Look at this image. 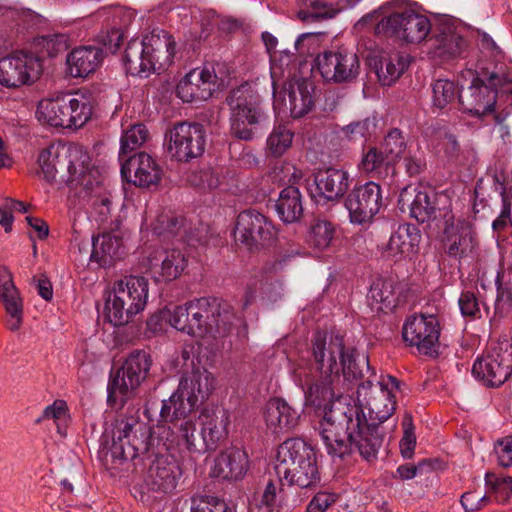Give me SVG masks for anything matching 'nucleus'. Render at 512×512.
I'll return each instance as SVG.
<instances>
[{
    "mask_svg": "<svg viewBox=\"0 0 512 512\" xmlns=\"http://www.w3.org/2000/svg\"><path fill=\"white\" fill-rule=\"evenodd\" d=\"M35 44L48 57H55L68 49L69 38L63 33H53L38 37L35 40Z\"/></svg>",
    "mask_w": 512,
    "mask_h": 512,
    "instance_id": "50",
    "label": "nucleus"
},
{
    "mask_svg": "<svg viewBox=\"0 0 512 512\" xmlns=\"http://www.w3.org/2000/svg\"><path fill=\"white\" fill-rule=\"evenodd\" d=\"M122 161V177L137 187L148 188L158 185L162 178L161 167L145 152L136 153Z\"/></svg>",
    "mask_w": 512,
    "mask_h": 512,
    "instance_id": "23",
    "label": "nucleus"
},
{
    "mask_svg": "<svg viewBox=\"0 0 512 512\" xmlns=\"http://www.w3.org/2000/svg\"><path fill=\"white\" fill-rule=\"evenodd\" d=\"M461 314L464 317L480 318L481 317V303L476 294L471 291H464L461 293L458 300Z\"/></svg>",
    "mask_w": 512,
    "mask_h": 512,
    "instance_id": "57",
    "label": "nucleus"
},
{
    "mask_svg": "<svg viewBox=\"0 0 512 512\" xmlns=\"http://www.w3.org/2000/svg\"><path fill=\"white\" fill-rule=\"evenodd\" d=\"M274 235L272 222L255 210L239 213L232 230L235 243L250 252L259 251L268 246Z\"/></svg>",
    "mask_w": 512,
    "mask_h": 512,
    "instance_id": "13",
    "label": "nucleus"
},
{
    "mask_svg": "<svg viewBox=\"0 0 512 512\" xmlns=\"http://www.w3.org/2000/svg\"><path fill=\"white\" fill-rule=\"evenodd\" d=\"M393 296V281L388 279H377L371 284L367 297L373 302L383 304L388 308L392 304Z\"/></svg>",
    "mask_w": 512,
    "mask_h": 512,
    "instance_id": "55",
    "label": "nucleus"
},
{
    "mask_svg": "<svg viewBox=\"0 0 512 512\" xmlns=\"http://www.w3.org/2000/svg\"><path fill=\"white\" fill-rule=\"evenodd\" d=\"M495 451L501 466L510 467L512 465V437H505L498 440Z\"/></svg>",
    "mask_w": 512,
    "mask_h": 512,
    "instance_id": "62",
    "label": "nucleus"
},
{
    "mask_svg": "<svg viewBox=\"0 0 512 512\" xmlns=\"http://www.w3.org/2000/svg\"><path fill=\"white\" fill-rule=\"evenodd\" d=\"M398 207L402 212L409 210L410 216L417 222H434L438 228L452 220L454 215L448 197L428 187L403 188L399 194Z\"/></svg>",
    "mask_w": 512,
    "mask_h": 512,
    "instance_id": "9",
    "label": "nucleus"
},
{
    "mask_svg": "<svg viewBox=\"0 0 512 512\" xmlns=\"http://www.w3.org/2000/svg\"><path fill=\"white\" fill-rule=\"evenodd\" d=\"M504 94L512 96V79L497 71V66H478L471 85L459 92V104L465 113L482 119L495 111Z\"/></svg>",
    "mask_w": 512,
    "mask_h": 512,
    "instance_id": "4",
    "label": "nucleus"
},
{
    "mask_svg": "<svg viewBox=\"0 0 512 512\" xmlns=\"http://www.w3.org/2000/svg\"><path fill=\"white\" fill-rule=\"evenodd\" d=\"M340 372H342L343 379L348 382L359 381L365 377L364 368L366 373L370 372V365L367 356L359 358L357 351L354 347L344 348L339 360Z\"/></svg>",
    "mask_w": 512,
    "mask_h": 512,
    "instance_id": "39",
    "label": "nucleus"
},
{
    "mask_svg": "<svg viewBox=\"0 0 512 512\" xmlns=\"http://www.w3.org/2000/svg\"><path fill=\"white\" fill-rule=\"evenodd\" d=\"M168 153L179 162H189L202 156L205 150V130L199 123L179 122L166 134Z\"/></svg>",
    "mask_w": 512,
    "mask_h": 512,
    "instance_id": "15",
    "label": "nucleus"
},
{
    "mask_svg": "<svg viewBox=\"0 0 512 512\" xmlns=\"http://www.w3.org/2000/svg\"><path fill=\"white\" fill-rule=\"evenodd\" d=\"M512 310V287L497 288V298L495 301V312L501 316H505Z\"/></svg>",
    "mask_w": 512,
    "mask_h": 512,
    "instance_id": "59",
    "label": "nucleus"
},
{
    "mask_svg": "<svg viewBox=\"0 0 512 512\" xmlns=\"http://www.w3.org/2000/svg\"><path fill=\"white\" fill-rule=\"evenodd\" d=\"M344 204L352 223H368L383 206L382 189L379 184L369 181L354 187L347 195Z\"/></svg>",
    "mask_w": 512,
    "mask_h": 512,
    "instance_id": "20",
    "label": "nucleus"
},
{
    "mask_svg": "<svg viewBox=\"0 0 512 512\" xmlns=\"http://www.w3.org/2000/svg\"><path fill=\"white\" fill-rule=\"evenodd\" d=\"M289 485H297L300 488H308L317 483L320 479L316 455L312 459H307L305 464L293 467L289 475H282Z\"/></svg>",
    "mask_w": 512,
    "mask_h": 512,
    "instance_id": "42",
    "label": "nucleus"
},
{
    "mask_svg": "<svg viewBox=\"0 0 512 512\" xmlns=\"http://www.w3.org/2000/svg\"><path fill=\"white\" fill-rule=\"evenodd\" d=\"M443 244L449 257L455 259L472 258L477 247L476 234L472 224L466 220L455 218L441 225Z\"/></svg>",
    "mask_w": 512,
    "mask_h": 512,
    "instance_id": "22",
    "label": "nucleus"
},
{
    "mask_svg": "<svg viewBox=\"0 0 512 512\" xmlns=\"http://www.w3.org/2000/svg\"><path fill=\"white\" fill-rule=\"evenodd\" d=\"M472 374L486 386L499 387L512 375V341H499L491 350L477 358Z\"/></svg>",
    "mask_w": 512,
    "mask_h": 512,
    "instance_id": "12",
    "label": "nucleus"
},
{
    "mask_svg": "<svg viewBox=\"0 0 512 512\" xmlns=\"http://www.w3.org/2000/svg\"><path fill=\"white\" fill-rule=\"evenodd\" d=\"M102 453L111 462L122 463L143 457V481L146 488L153 492H172L177 484L180 469L176 460L167 454H162L165 443L154 436L151 427L134 415L118 418L111 433L103 435Z\"/></svg>",
    "mask_w": 512,
    "mask_h": 512,
    "instance_id": "1",
    "label": "nucleus"
},
{
    "mask_svg": "<svg viewBox=\"0 0 512 512\" xmlns=\"http://www.w3.org/2000/svg\"><path fill=\"white\" fill-rule=\"evenodd\" d=\"M281 482L282 481H279V479L277 481L270 479L265 486L260 502L280 507L282 505L284 493Z\"/></svg>",
    "mask_w": 512,
    "mask_h": 512,
    "instance_id": "58",
    "label": "nucleus"
},
{
    "mask_svg": "<svg viewBox=\"0 0 512 512\" xmlns=\"http://www.w3.org/2000/svg\"><path fill=\"white\" fill-rule=\"evenodd\" d=\"M421 234L413 224H401L391 234L388 242V250L395 254H410L419 244Z\"/></svg>",
    "mask_w": 512,
    "mask_h": 512,
    "instance_id": "38",
    "label": "nucleus"
},
{
    "mask_svg": "<svg viewBox=\"0 0 512 512\" xmlns=\"http://www.w3.org/2000/svg\"><path fill=\"white\" fill-rule=\"evenodd\" d=\"M187 266V259L179 249L166 250L161 263V276L165 281L178 278Z\"/></svg>",
    "mask_w": 512,
    "mask_h": 512,
    "instance_id": "46",
    "label": "nucleus"
},
{
    "mask_svg": "<svg viewBox=\"0 0 512 512\" xmlns=\"http://www.w3.org/2000/svg\"><path fill=\"white\" fill-rule=\"evenodd\" d=\"M336 502L334 493L319 492L307 505V512H325L333 503Z\"/></svg>",
    "mask_w": 512,
    "mask_h": 512,
    "instance_id": "61",
    "label": "nucleus"
},
{
    "mask_svg": "<svg viewBox=\"0 0 512 512\" xmlns=\"http://www.w3.org/2000/svg\"><path fill=\"white\" fill-rule=\"evenodd\" d=\"M314 85L307 79L290 84L288 90L289 108L293 118H301L314 106Z\"/></svg>",
    "mask_w": 512,
    "mask_h": 512,
    "instance_id": "35",
    "label": "nucleus"
},
{
    "mask_svg": "<svg viewBox=\"0 0 512 512\" xmlns=\"http://www.w3.org/2000/svg\"><path fill=\"white\" fill-rule=\"evenodd\" d=\"M185 219L172 212H163L159 214L153 224V232L158 236L170 238L179 235L184 227Z\"/></svg>",
    "mask_w": 512,
    "mask_h": 512,
    "instance_id": "48",
    "label": "nucleus"
},
{
    "mask_svg": "<svg viewBox=\"0 0 512 512\" xmlns=\"http://www.w3.org/2000/svg\"><path fill=\"white\" fill-rule=\"evenodd\" d=\"M91 262H95L101 268L110 267L121 259L124 254L122 238L111 233H103L92 239Z\"/></svg>",
    "mask_w": 512,
    "mask_h": 512,
    "instance_id": "32",
    "label": "nucleus"
},
{
    "mask_svg": "<svg viewBox=\"0 0 512 512\" xmlns=\"http://www.w3.org/2000/svg\"><path fill=\"white\" fill-rule=\"evenodd\" d=\"M432 31L429 19L412 10L392 13L383 18L376 27L378 34L383 33L407 43H420Z\"/></svg>",
    "mask_w": 512,
    "mask_h": 512,
    "instance_id": "14",
    "label": "nucleus"
},
{
    "mask_svg": "<svg viewBox=\"0 0 512 512\" xmlns=\"http://www.w3.org/2000/svg\"><path fill=\"white\" fill-rule=\"evenodd\" d=\"M275 210L284 223H295L303 215L302 195L299 188L287 186L281 190L275 202Z\"/></svg>",
    "mask_w": 512,
    "mask_h": 512,
    "instance_id": "34",
    "label": "nucleus"
},
{
    "mask_svg": "<svg viewBox=\"0 0 512 512\" xmlns=\"http://www.w3.org/2000/svg\"><path fill=\"white\" fill-rule=\"evenodd\" d=\"M149 135L146 125L142 123L131 125L121 137L120 159L124 160L128 153L140 148L148 140Z\"/></svg>",
    "mask_w": 512,
    "mask_h": 512,
    "instance_id": "45",
    "label": "nucleus"
},
{
    "mask_svg": "<svg viewBox=\"0 0 512 512\" xmlns=\"http://www.w3.org/2000/svg\"><path fill=\"white\" fill-rule=\"evenodd\" d=\"M186 181L204 191H212L220 185V178L212 168L191 170L186 174Z\"/></svg>",
    "mask_w": 512,
    "mask_h": 512,
    "instance_id": "52",
    "label": "nucleus"
},
{
    "mask_svg": "<svg viewBox=\"0 0 512 512\" xmlns=\"http://www.w3.org/2000/svg\"><path fill=\"white\" fill-rule=\"evenodd\" d=\"M149 283L143 276H125L113 285V297L106 302V316L114 326L128 324L141 313L148 300Z\"/></svg>",
    "mask_w": 512,
    "mask_h": 512,
    "instance_id": "7",
    "label": "nucleus"
},
{
    "mask_svg": "<svg viewBox=\"0 0 512 512\" xmlns=\"http://www.w3.org/2000/svg\"><path fill=\"white\" fill-rule=\"evenodd\" d=\"M202 437L206 447L215 450L222 441V429L213 420L207 421L202 428Z\"/></svg>",
    "mask_w": 512,
    "mask_h": 512,
    "instance_id": "60",
    "label": "nucleus"
},
{
    "mask_svg": "<svg viewBox=\"0 0 512 512\" xmlns=\"http://www.w3.org/2000/svg\"><path fill=\"white\" fill-rule=\"evenodd\" d=\"M404 384L396 377L388 375L387 380L377 382L368 377L358 384L357 400L362 409L366 406L369 411L370 422L383 423L388 420L396 409L394 390L401 391Z\"/></svg>",
    "mask_w": 512,
    "mask_h": 512,
    "instance_id": "11",
    "label": "nucleus"
},
{
    "mask_svg": "<svg viewBox=\"0 0 512 512\" xmlns=\"http://www.w3.org/2000/svg\"><path fill=\"white\" fill-rule=\"evenodd\" d=\"M226 103L230 108V134L242 141L254 138V128L266 118L254 86L244 82L232 89Z\"/></svg>",
    "mask_w": 512,
    "mask_h": 512,
    "instance_id": "8",
    "label": "nucleus"
},
{
    "mask_svg": "<svg viewBox=\"0 0 512 512\" xmlns=\"http://www.w3.org/2000/svg\"><path fill=\"white\" fill-rule=\"evenodd\" d=\"M175 42L165 30L153 29L143 40L132 39L124 52L127 73L133 76L149 74L172 63Z\"/></svg>",
    "mask_w": 512,
    "mask_h": 512,
    "instance_id": "5",
    "label": "nucleus"
},
{
    "mask_svg": "<svg viewBox=\"0 0 512 512\" xmlns=\"http://www.w3.org/2000/svg\"><path fill=\"white\" fill-rule=\"evenodd\" d=\"M376 131V120L375 118H365L356 122H352L342 128L344 136L351 140H365Z\"/></svg>",
    "mask_w": 512,
    "mask_h": 512,
    "instance_id": "53",
    "label": "nucleus"
},
{
    "mask_svg": "<svg viewBox=\"0 0 512 512\" xmlns=\"http://www.w3.org/2000/svg\"><path fill=\"white\" fill-rule=\"evenodd\" d=\"M72 93L62 94L52 99H43L38 103L36 116L39 121L53 127L72 128Z\"/></svg>",
    "mask_w": 512,
    "mask_h": 512,
    "instance_id": "27",
    "label": "nucleus"
},
{
    "mask_svg": "<svg viewBox=\"0 0 512 512\" xmlns=\"http://www.w3.org/2000/svg\"><path fill=\"white\" fill-rule=\"evenodd\" d=\"M340 380L341 376L326 378L324 375L319 374V378L305 392L306 403L316 408H323V417H325L328 409L337 402H347L342 392L338 389Z\"/></svg>",
    "mask_w": 512,
    "mask_h": 512,
    "instance_id": "26",
    "label": "nucleus"
},
{
    "mask_svg": "<svg viewBox=\"0 0 512 512\" xmlns=\"http://www.w3.org/2000/svg\"><path fill=\"white\" fill-rule=\"evenodd\" d=\"M215 388V378L205 368L193 369L182 376L177 390L163 401L160 416L164 421L185 419Z\"/></svg>",
    "mask_w": 512,
    "mask_h": 512,
    "instance_id": "6",
    "label": "nucleus"
},
{
    "mask_svg": "<svg viewBox=\"0 0 512 512\" xmlns=\"http://www.w3.org/2000/svg\"><path fill=\"white\" fill-rule=\"evenodd\" d=\"M193 512H224V500L211 495L202 497Z\"/></svg>",
    "mask_w": 512,
    "mask_h": 512,
    "instance_id": "64",
    "label": "nucleus"
},
{
    "mask_svg": "<svg viewBox=\"0 0 512 512\" xmlns=\"http://www.w3.org/2000/svg\"><path fill=\"white\" fill-rule=\"evenodd\" d=\"M317 68L326 82L349 83L360 73V61L356 53L347 49L325 51L317 55Z\"/></svg>",
    "mask_w": 512,
    "mask_h": 512,
    "instance_id": "19",
    "label": "nucleus"
},
{
    "mask_svg": "<svg viewBox=\"0 0 512 512\" xmlns=\"http://www.w3.org/2000/svg\"><path fill=\"white\" fill-rule=\"evenodd\" d=\"M206 298L202 297L189 301L184 305L175 306L172 310L171 326L186 333L190 336L196 337L200 334V318L203 313H207Z\"/></svg>",
    "mask_w": 512,
    "mask_h": 512,
    "instance_id": "30",
    "label": "nucleus"
},
{
    "mask_svg": "<svg viewBox=\"0 0 512 512\" xmlns=\"http://www.w3.org/2000/svg\"><path fill=\"white\" fill-rule=\"evenodd\" d=\"M334 235V227L327 220L317 219L311 225L309 241L317 249L323 250L327 248Z\"/></svg>",
    "mask_w": 512,
    "mask_h": 512,
    "instance_id": "51",
    "label": "nucleus"
},
{
    "mask_svg": "<svg viewBox=\"0 0 512 512\" xmlns=\"http://www.w3.org/2000/svg\"><path fill=\"white\" fill-rule=\"evenodd\" d=\"M42 71L39 57L18 52L0 59V84L8 88L28 85L38 80Z\"/></svg>",
    "mask_w": 512,
    "mask_h": 512,
    "instance_id": "18",
    "label": "nucleus"
},
{
    "mask_svg": "<svg viewBox=\"0 0 512 512\" xmlns=\"http://www.w3.org/2000/svg\"><path fill=\"white\" fill-rule=\"evenodd\" d=\"M0 300L9 317L6 322L7 328L10 331L19 330L23 320V304L12 274L5 266H0Z\"/></svg>",
    "mask_w": 512,
    "mask_h": 512,
    "instance_id": "25",
    "label": "nucleus"
},
{
    "mask_svg": "<svg viewBox=\"0 0 512 512\" xmlns=\"http://www.w3.org/2000/svg\"><path fill=\"white\" fill-rule=\"evenodd\" d=\"M294 134L287 127L279 125L267 139V150L273 157L282 156L292 145Z\"/></svg>",
    "mask_w": 512,
    "mask_h": 512,
    "instance_id": "49",
    "label": "nucleus"
},
{
    "mask_svg": "<svg viewBox=\"0 0 512 512\" xmlns=\"http://www.w3.org/2000/svg\"><path fill=\"white\" fill-rule=\"evenodd\" d=\"M40 171L49 183H64L72 189L86 191L99 188L101 172L90 163L89 155L79 146L61 149L50 146L38 156Z\"/></svg>",
    "mask_w": 512,
    "mask_h": 512,
    "instance_id": "3",
    "label": "nucleus"
},
{
    "mask_svg": "<svg viewBox=\"0 0 512 512\" xmlns=\"http://www.w3.org/2000/svg\"><path fill=\"white\" fill-rule=\"evenodd\" d=\"M456 84L448 79H437L432 84V102L439 109L453 103L459 97Z\"/></svg>",
    "mask_w": 512,
    "mask_h": 512,
    "instance_id": "47",
    "label": "nucleus"
},
{
    "mask_svg": "<svg viewBox=\"0 0 512 512\" xmlns=\"http://www.w3.org/2000/svg\"><path fill=\"white\" fill-rule=\"evenodd\" d=\"M101 48L84 46L73 49L66 58L67 71L72 77H86L103 61Z\"/></svg>",
    "mask_w": 512,
    "mask_h": 512,
    "instance_id": "31",
    "label": "nucleus"
},
{
    "mask_svg": "<svg viewBox=\"0 0 512 512\" xmlns=\"http://www.w3.org/2000/svg\"><path fill=\"white\" fill-rule=\"evenodd\" d=\"M432 47L437 56L442 58H454L460 56L466 48L465 39L452 26L443 25L433 29Z\"/></svg>",
    "mask_w": 512,
    "mask_h": 512,
    "instance_id": "33",
    "label": "nucleus"
},
{
    "mask_svg": "<svg viewBox=\"0 0 512 512\" xmlns=\"http://www.w3.org/2000/svg\"><path fill=\"white\" fill-rule=\"evenodd\" d=\"M384 151L376 147H370L363 155L360 167L371 177L380 179H392L395 175V164Z\"/></svg>",
    "mask_w": 512,
    "mask_h": 512,
    "instance_id": "36",
    "label": "nucleus"
},
{
    "mask_svg": "<svg viewBox=\"0 0 512 512\" xmlns=\"http://www.w3.org/2000/svg\"><path fill=\"white\" fill-rule=\"evenodd\" d=\"M327 453L344 459L354 451L367 462L377 459L386 438L380 423L370 422L357 404L339 401L316 427Z\"/></svg>",
    "mask_w": 512,
    "mask_h": 512,
    "instance_id": "2",
    "label": "nucleus"
},
{
    "mask_svg": "<svg viewBox=\"0 0 512 512\" xmlns=\"http://www.w3.org/2000/svg\"><path fill=\"white\" fill-rule=\"evenodd\" d=\"M402 337L409 346L416 347L420 354L433 356L438 353L439 321L434 315H412L403 325Z\"/></svg>",
    "mask_w": 512,
    "mask_h": 512,
    "instance_id": "17",
    "label": "nucleus"
},
{
    "mask_svg": "<svg viewBox=\"0 0 512 512\" xmlns=\"http://www.w3.org/2000/svg\"><path fill=\"white\" fill-rule=\"evenodd\" d=\"M71 127L78 129L83 127L93 114V97L89 93L77 91L72 93Z\"/></svg>",
    "mask_w": 512,
    "mask_h": 512,
    "instance_id": "43",
    "label": "nucleus"
},
{
    "mask_svg": "<svg viewBox=\"0 0 512 512\" xmlns=\"http://www.w3.org/2000/svg\"><path fill=\"white\" fill-rule=\"evenodd\" d=\"M226 469V481L238 482L244 479L249 469V459L244 449L231 447L226 450Z\"/></svg>",
    "mask_w": 512,
    "mask_h": 512,
    "instance_id": "44",
    "label": "nucleus"
},
{
    "mask_svg": "<svg viewBox=\"0 0 512 512\" xmlns=\"http://www.w3.org/2000/svg\"><path fill=\"white\" fill-rule=\"evenodd\" d=\"M408 66L407 56L396 53L383 58L380 61V67L376 69V73L382 85L390 86L402 75Z\"/></svg>",
    "mask_w": 512,
    "mask_h": 512,
    "instance_id": "40",
    "label": "nucleus"
},
{
    "mask_svg": "<svg viewBox=\"0 0 512 512\" xmlns=\"http://www.w3.org/2000/svg\"><path fill=\"white\" fill-rule=\"evenodd\" d=\"M345 341L340 334H331L329 337L326 332L316 331L313 334L310 344L311 365L324 377L340 376V360L344 353Z\"/></svg>",
    "mask_w": 512,
    "mask_h": 512,
    "instance_id": "16",
    "label": "nucleus"
},
{
    "mask_svg": "<svg viewBox=\"0 0 512 512\" xmlns=\"http://www.w3.org/2000/svg\"><path fill=\"white\" fill-rule=\"evenodd\" d=\"M219 80L214 65L206 62L202 69H193L180 80L177 96L187 103L206 101L219 88Z\"/></svg>",
    "mask_w": 512,
    "mask_h": 512,
    "instance_id": "21",
    "label": "nucleus"
},
{
    "mask_svg": "<svg viewBox=\"0 0 512 512\" xmlns=\"http://www.w3.org/2000/svg\"><path fill=\"white\" fill-rule=\"evenodd\" d=\"M264 418L273 434L288 433L298 425L300 415L281 398L270 399L265 407Z\"/></svg>",
    "mask_w": 512,
    "mask_h": 512,
    "instance_id": "28",
    "label": "nucleus"
},
{
    "mask_svg": "<svg viewBox=\"0 0 512 512\" xmlns=\"http://www.w3.org/2000/svg\"><path fill=\"white\" fill-rule=\"evenodd\" d=\"M402 425L404 428V435L400 440V451L403 458L410 459L413 456L414 449L416 446L413 419L410 414H406L404 416Z\"/></svg>",
    "mask_w": 512,
    "mask_h": 512,
    "instance_id": "56",
    "label": "nucleus"
},
{
    "mask_svg": "<svg viewBox=\"0 0 512 512\" xmlns=\"http://www.w3.org/2000/svg\"><path fill=\"white\" fill-rule=\"evenodd\" d=\"M152 365L148 352L141 349L129 353L122 366L111 376L108 383L107 402L111 407H123L127 399L147 378Z\"/></svg>",
    "mask_w": 512,
    "mask_h": 512,
    "instance_id": "10",
    "label": "nucleus"
},
{
    "mask_svg": "<svg viewBox=\"0 0 512 512\" xmlns=\"http://www.w3.org/2000/svg\"><path fill=\"white\" fill-rule=\"evenodd\" d=\"M206 298V310L207 313H203V317L200 318V334H196V337H210L217 339L221 337V329L223 324L222 317V299L216 297H205Z\"/></svg>",
    "mask_w": 512,
    "mask_h": 512,
    "instance_id": "37",
    "label": "nucleus"
},
{
    "mask_svg": "<svg viewBox=\"0 0 512 512\" xmlns=\"http://www.w3.org/2000/svg\"><path fill=\"white\" fill-rule=\"evenodd\" d=\"M405 171L410 177L420 175L426 169V161L422 154H409L404 158Z\"/></svg>",
    "mask_w": 512,
    "mask_h": 512,
    "instance_id": "63",
    "label": "nucleus"
},
{
    "mask_svg": "<svg viewBox=\"0 0 512 512\" xmlns=\"http://www.w3.org/2000/svg\"><path fill=\"white\" fill-rule=\"evenodd\" d=\"M314 183L316 185V194L312 193V197L336 201L347 192L349 188V175L346 171L328 168L315 174Z\"/></svg>",
    "mask_w": 512,
    "mask_h": 512,
    "instance_id": "29",
    "label": "nucleus"
},
{
    "mask_svg": "<svg viewBox=\"0 0 512 512\" xmlns=\"http://www.w3.org/2000/svg\"><path fill=\"white\" fill-rule=\"evenodd\" d=\"M406 147V140L398 128L391 129L385 136L382 144L385 155H387L394 163L403 155Z\"/></svg>",
    "mask_w": 512,
    "mask_h": 512,
    "instance_id": "54",
    "label": "nucleus"
},
{
    "mask_svg": "<svg viewBox=\"0 0 512 512\" xmlns=\"http://www.w3.org/2000/svg\"><path fill=\"white\" fill-rule=\"evenodd\" d=\"M303 8L298 12V18L303 22H314L330 19L340 11L328 0H301Z\"/></svg>",
    "mask_w": 512,
    "mask_h": 512,
    "instance_id": "41",
    "label": "nucleus"
},
{
    "mask_svg": "<svg viewBox=\"0 0 512 512\" xmlns=\"http://www.w3.org/2000/svg\"><path fill=\"white\" fill-rule=\"evenodd\" d=\"M316 455L311 445L300 438L285 440L279 447L276 456L275 471L282 481V475H289V471L298 465L305 464L307 459Z\"/></svg>",
    "mask_w": 512,
    "mask_h": 512,
    "instance_id": "24",
    "label": "nucleus"
}]
</instances>
